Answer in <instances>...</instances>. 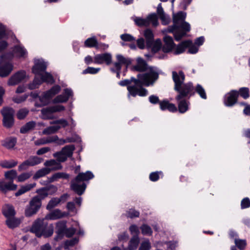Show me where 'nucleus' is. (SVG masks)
<instances>
[{
	"instance_id": "c03bdc74",
	"label": "nucleus",
	"mask_w": 250,
	"mask_h": 250,
	"mask_svg": "<svg viewBox=\"0 0 250 250\" xmlns=\"http://www.w3.org/2000/svg\"><path fill=\"white\" fill-rule=\"evenodd\" d=\"M32 175L31 171L23 172L17 177V181L19 182H23L30 178Z\"/></svg>"
},
{
	"instance_id": "9b49d317",
	"label": "nucleus",
	"mask_w": 250,
	"mask_h": 250,
	"mask_svg": "<svg viewBox=\"0 0 250 250\" xmlns=\"http://www.w3.org/2000/svg\"><path fill=\"white\" fill-rule=\"evenodd\" d=\"M42 206L40 199L38 197H33L29 202L25 209V215L26 217H31L36 214Z\"/></svg>"
},
{
	"instance_id": "7ed1b4c3",
	"label": "nucleus",
	"mask_w": 250,
	"mask_h": 250,
	"mask_svg": "<svg viewBox=\"0 0 250 250\" xmlns=\"http://www.w3.org/2000/svg\"><path fill=\"white\" fill-rule=\"evenodd\" d=\"M186 13L180 11L173 15V22L172 26L167 27V32L172 33L176 41H179L185 36L190 30V24L185 21Z\"/></svg>"
},
{
	"instance_id": "2f4dec72",
	"label": "nucleus",
	"mask_w": 250,
	"mask_h": 250,
	"mask_svg": "<svg viewBox=\"0 0 250 250\" xmlns=\"http://www.w3.org/2000/svg\"><path fill=\"white\" fill-rule=\"evenodd\" d=\"M21 222V220L20 219L12 217L7 219L6 224L9 228L14 229L19 226Z\"/></svg>"
},
{
	"instance_id": "8fccbe9b",
	"label": "nucleus",
	"mask_w": 250,
	"mask_h": 250,
	"mask_svg": "<svg viewBox=\"0 0 250 250\" xmlns=\"http://www.w3.org/2000/svg\"><path fill=\"white\" fill-rule=\"evenodd\" d=\"M121 66L119 65L118 63H113V67L110 68V70L114 73L116 74V77L118 78H120V71L121 70Z\"/></svg>"
},
{
	"instance_id": "bf43d9fd",
	"label": "nucleus",
	"mask_w": 250,
	"mask_h": 250,
	"mask_svg": "<svg viewBox=\"0 0 250 250\" xmlns=\"http://www.w3.org/2000/svg\"><path fill=\"white\" fill-rule=\"evenodd\" d=\"M28 96V95L24 94V95L22 96H18L16 97H14L13 98V101L15 103L20 104L25 101L26 99L27 98Z\"/></svg>"
},
{
	"instance_id": "bb28decb",
	"label": "nucleus",
	"mask_w": 250,
	"mask_h": 250,
	"mask_svg": "<svg viewBox=\"0 0 250 250\" xmlns=\"http://www.w3.org/2000/svg\"><path fill=\"white\" fill-rule=\"evenodd\" d=\"M44 165L46 167H51L49 168L51 169V171L59 170L62 168L61 164L55 160L46 161L44 163Z\"/></svg>"
},
{
	"instance_id": "3c124183",
	"label": "nucleus",
	"mask_w": 250,
	"mask_h": 250,
	"mask_svg": "<svg viewBox=\"0 0 250 250\" xmlns=\"http://www.w3.org/2000/svg\"><path fill=\"white\" fill-rule=\"evenodd\" d=\"M151 243L148 239H146L141 244L138 250H149L151 249Z\"/></svg>"
},
{
	"instance_id": "72a5a7b5",
	"label": "nucleus",
	"mask_w": 250,
	"mask_h": 250,
	"mask_svg": "<svg viewBox=\"0 0 250 250\" xmlns=\"http://www.w3.org/2000/svg\"><path fill=\"white\" fill-rule=\"evenodd\" d=\"M51 171L49 167H44L38 170L33 176L34 179H38L48 174Z\"/></svg>"
},
{
	"instance_id": "393cba45",
	"label": "nucleus",
	"mask_w": 250,
	"mask_h": 250,
	"mask_svg": "<svg viewBox=\"0 0 250 250\" xmlns=\"http://www.w3.org/2000/svg\"><path fill=\"white\" fill-rule=\"evenodd\" d=\"M2 213L8 219L14 217L16 213L14 208L12 206L6 205L2 208Z\"/></svg>"
},
{
	"instance_id": "c756f323",
	"label": "nucleus",
	"mask_w": 250,
	"mask_h": 250,
	"mask_svg": "<svg viewBox=\"0 0 250 250\" xmlns=\"http://www.w3.org/2000/svg\"><path fill=\"white\" fill-rule=\"evenodd\" d=\"M6 36L4 27L0 24V52L5 49L7 46V43L5 41L2 40Z\"/></svg>"
},
{
	"instance_id": "aec40b11",
	"label": "nucleus",
	"mask_w": 250,
	"mask_h": 250,
	"mask_svg": "<svg viewBox=\"0 0 250 250\" xmlns=\"http://www.w3.org/2000/svg\"><path fill=\"white\" fill-rule=\"evenodd\" d=\"M164 44L162 47V50L165 53L171 52L175 46L172 38L170 36H166L164 38Z\"/></svg>"
},
{
	"instance_id": "0eeeda50",
	"label": "nucleus",
	"mask_w": 250,
	"mask_h": 250,
	"mask_svg": "<svg viewBox=\"0 0 250 250\" xmlns=\"http://www.w3.org/2000/svg\"><path fill=\"white\" fill-rule=\"evenodd\" d=\"M43 82L53 83H54V80L50 73L44 72L41 75L36 76L32 83L28 85V88L30 89H36Z\"/></svg>"
},
{
	"instance_id": "f3484780",
	"label": "nucleus",
	"mask_w": 250,
	"mask_h": 250,
	"mask_svg": "<svg viewBox=\"0 0 250 250\" xmlns=\"http://www.w3.org/2000/svg\"><path fill=\"white\" fill-rule=\"evenodd\" d=\"M238 92L237 90H231L227 93L224 98V103L227 106L234 105L237 101Z\"/></svg>"
},
{
	"instance_id": "13d9d810",
	"label": "nucleus",
	"mask_w": 250,
	"mask_h": 250,
	"mask_svg": "<svg viewBox=\"0 0 250 250\" xmlns=\"http://www.w3.org/2000/svg\"><path fill=\"white\" fill-rule=\"evenodd\" d=\"M141 229L144 235H151L152 233V230L151 228L147 225H142L141 227Z\"/></svg>"
},
{
	"instance_id": "69168bd1",
	"label": "nucleus",
	"mask_w": 250,
	"mask_h": 250,
	"mask_svg": "<svg viewBox=\"0 0 250 250\" xmlns=\"http://www.w3.org/2000/svg\"><path fill=\"white\" fill-rule=\"evenodd\" d=\"M50 107V109L53 113L60 112L65 109V107L62 105H56Z\"/></svg>"
},
{
	"instance_id": "774afa93",
	"label": "nucleus",
	"mask_w": 250,
	"mask_h": 250,
	"mask_svg": "<svg viewBox=\"0 0 250 250\" xmlns=\"http://www.w3.org/2000/svg\"><path fill=\"white\" fill-rule=\"evenodd\" d=\"M66 208L69 212L76 213L77 210L75 208V205L74 202H69L67 204Z\"/></svg>"
},
{
	"instance_id": "5701e85b",
	"label": "nucleus",
	"mask_w": 250,
	"mask_h": 250,
	"mask_svg": "<svg viewBox=\"0 0 250 250\" xmlns=\"http://www.w3.org/2000/svg\"><path fill=\"white\" fill-rule=\"evenodd\" d=\"M59 140V138L57 135L53 136H49L47 138H42L36 140L35 144L36 146L44 145L53 142H57Z\"/></svg>"
},
{
	"instance_id": "ddd939ff",
	"label": "nucleus",
	"mask_w": 250,
	"mask_h": 250,
	"mask_svg": "<svg viewBox=\"0 0 250 250\" xmlns=\"http://www.w3.org/2000/svg\"><path fill=\"white\" fill-rule=\"evenodd\" d=\"M112 61V55L110 53L106 52L95 55L93 63L98 64H105L107 65H109L111 64Z\"/></svg>"
},
{
	"instance_id": "9d476101",
	"label": "nucleus",
	"mask_w": 250,
	"mask_h": 250,
	"mask_svg": "<svg viewBox=\"0 0 250 250\" xmlns=\"http://www.w3.org/2000/svg\"><path fill=\"white\" fill-rule=\"evenodd\" d=\"M3 116V125L6 128H10L14 124V110L9 107H5L1 110Z\"/></svg>"
},
{
	"instance_id": "a18cd8bd",
	"label": "nucleus",
	"mask_w": 250,
	"mask_h": 250,
	"mask_svg": "<svg viewBox=\"0 0 250 250\" xmlns=\"http://www.w3.org/2000/svg\"><path fill=\"white\" fill-rule=\"evenodd\" d=\"M29 113V110L26 108H23L20 109L17 113V116L18 119L22 120L24 119Z\"/></svg>"
},
{
	"instance_id": "cd10ccee",
	"label": "nucleus",
	"mask_w": 250,
	"mask_h": 250,
	"mask_svg": "<svg viewBox=\"0 0 250 250\" xmlns=\"http://www.w3.org/2000/svg\"><path fill=\"white\" fill-rule=\"evenodd\" d=\"M144 36L146 40V47H150L154 41V34L150 29H146L144 32Z\"/></svg>"
},
{
	"instance_id": "b1692460",
	"label": "nucleus",
	"mask_w": 250,
	"mask_h": 250,
	"mask_svg": "<svg viewBox=\"0 0 250 250\" xmlns=\"http://www.w3.org/2000/svg\"><path fill=\"white\" fill-rule=\"evenodd\" d=\"M157 14L162 21V24L167 25L169 23V18L165 13L161 3L158 4L157 9Z\"/></svg>"
},
{
	"instance_id": "4c0bfd02",
	"label": "nucleus",
	"mask_w": 250,
	"mask_h": 250,
	"mask_svg": "<svg viewBox=\"0 0 250 250\" xmlns=\"http://www.w3.org/2000/svg\"><path fill=\"white\" fill-rule=\"evenodd\" d=\"M42 118L43 119H53V112L50 109V107L43 108L41 110Z\"/></svg>"
},
{
	"instance_id": "a878e982",
	"label": "nucleus",
	"mask_w": 250,
	"mask_h": 250,
	"mask_svg": "<svg viewBox=\"0 0 250 250\" xmlns=\"http://www.w3.org/2000/svg\"><path fill=\"white\" fill-rule=\"evenodd\" d=\"M14 55L19 58H25L27 55V52L25 48L21 45H16L13 49Z\"/></svg>"
},
{
	"instance_id": "338daca9",
	"label": "nucleus",
	"mask_w": 250,
	"mask_h": 250,
	"mask_svg": "<svg viewBox=\"0 0 250 250\" xmlns=\"http://www.w3.org/2000/svg\"><path fill=\"white\" fill-rule=\"evenodd\" d=\"M139 212L134 209L131 208L127 212V216L132 218L139 216Z\"/></svg>"
},
{
	"instance_id": "0e129e2a",
	"label": "nucleus",
	"mask_w": 250,
	"mask_h": 250,
	"mask_svg": "<svg viewBox=\"0 0 250 250\" xmlns=\"http://www.w3.org/2000/svg\"><path fill=\"white\" fill-rule=\"evenodd\" d=\"M17 186L13 184V181H10L8 183L6 182L5 186V193L9 190H15L16 189Z\"/></svg>"
},
{
	"instance_id": "603ef678",
	"label": "nucleus",
	"mask_w": 250,
	"mask_h": 250,
	"mask_svg": "<svg viewBox=\"0 0 250 250\" xmlns=\"http://www.w3.org/2000/svg\"><path fill=\"white\" fill-rule=\"evenodd\" d=\"M234 242L236 246L240 250H243L246 246V241L245 240H242L235 238Z\"/></svg>"
},
{
	"instance_id": "680f3d73",
	"label": "nucleus",
	"mask_w": 250,
	"mask_h": 250,
	"mask_svg": "<svg viewBox=\"0 0 250 250\" xmlns=\"http://www.w3.org/2000/svg\"><path fill=\"white\" fill-rule=\"evenodd\" d=\"M29 167H31L30 164L28 160H26L19 166L18 170L19 171L25 170L28 169Z\"/></svg>"
},
{
	"instance_id": "7c9ffc66",
	"label": "nucleus",
	"mask_w": 250,
	"mask_h": 250,
	"mask_svg": "<svg viewBox=\"0 0 250 250\" xmlns=\"http://www.w3.org/2000/svg\"><path fill=\"white\" fill-rule=\"evenodd\" d=\"M64 214L62 211L59 209H56L54 210L53 211L48 214L46 216V219L48 220H57L62 217Z\"/></svg>"
},
{
	"instance_id": "49530a36",
	"label": "nucleus",
	"mask_w": 250,
	"mask_h": 250,
	"mask_svg": "<svg viewBox=\"0 0 250 250\" xmlns=\"http://www.w3.org/2000/svg\"><path fill=\"white\" fill-rule=\"evenodd\" d=\"M37 193H38V195L34 197H38V199H40V203H42V200L46 197L48 195L47 190L44 188L37 190Z\"/></svg>"
},
{
	"instance_id": "a211bd4d",
	"label": "nucleus",
	"mask_w": 250,
	"mask_h": 250,
	"mask_svg": "<svg viewBox=\"0 0 250 250\" xmlns=\"http://www.w3.org/2000/svg\"><path fill=\"white\" fill-rule=\"evenodd\" d=\"M66 229V221H60L56 223L57 235L54 238L55 240L58 241L61 240L65 233Z\"/></svg>"
},
{
	"instance_id": "39448f33",
	"label": "nucleus",
	"mask_w": 250,
	"mask_h": 250,
	"mask_svg": "<svg viewBox=\"0 0 250 250\" xmlns=\"http://www.w3.org/2000/svg\"><path fill=\"white\" fill-rule=\"evenodd\" d=\"M94 176L90 171L86 172H80L71 183V188L79 195L84 192L86 185L84 182L88 181L94 178Z\"/></svg>"
},
{
	"instance_id": "4be33fe9",
	"label": "nucleus",
	"mask_w": 250,
	"mask_h": 250,
	"mask_svg": "<svg viewBox=\"0 0 250 250\" xmlns=\"http://www.w3.org/2000/svg\"><path fill=\"white\" fill-rule=\"evenodd\" d=\"M192 44V41L190 40H186L179 43L175 48L174 54L178 55L183 53L188 46Z\"/></svg>"
},
{
	"instance_id": "1a4fd4ad",
	"label": "nucleus",
	"mask_w": 250,
	"mask_h": 250,
	"mask_svg": "<svg viewBox=\"0 0 250 250\" xmlns=\"http://www.w3.org/2000/svg\"><path fill=\"white\" fill-rule=\"evenodd\" d=\"M75 146L73 145H67L63 147L61 151L53 154V156L60 162H65L68 158L72 156Z\"/></svg>"
},
{
	"instance_id": "58836bf2",
	"label": "nucleus",
	"mask_w": 250,
	"mask_h": 250,
	"mask_svg": "<svg viewBox=\"0 0 250 250\" xmlns=\"http://www.w3.org/2000/svg\"><path fill=\"white\" fill-rule=\"evenodd\" d=\"M147 49H151L154 52H158L162 48V42L160 39H156L153 41L150 47H146Z\"/></svg>"
},
{
	"instance_id": "a19ab883",
	"label": "nucleus",
	"mask_w": 250,
	"mask_h": 250,
	"mask_svg": "<svg viewBox=\"0 0 250 250\" xmlns=\"http://www.w3.org/2000/svg\"><path fill=\"white\" fill-rule=\"evenodd\" d=\"M61 128V126L60 125H54L52 126H49L46 128H45L43 131L42 133L43 134H50L52 133H54L57 132L58 130Z\"/></svg>"
},
{
	"instance_id": "4d7b16f0",
	"label": "nucleus",
	"mask_w": 250,
	"mask_h": 250,
	"mask_svg": "<svg viewBox=\"0 0 250 250\" xmlns=\"http://www.w3.org/2000/svg\"><path fill=\"white\" fill-rule=\"evenodd\" d=\"M50 124H55V125H59L61 127H65L68 125V122L64 119H61L59 120H56L53 122H50Z\"/></svg>"
},
{
	"instance_id": "de8ad7c7",
	"label": "nucleus",
	"mask_w": 250,
	"mask_h": 250,
	"mask_svg": "<svg viewBox=\"0 0 250 250\" xmlns=\"http://www.w3.org/2000/svg\"><path fill=\"white\" fill-rule=\"evenodd\" d=\"M238 92V95H239L244 99H247L250 97L249 89L247 87L240 88Z\"/></svg>"
},
{
	"instance_id": "e2e57ef3",
	"label": "nucleus",
	"mask_w": 250,
	"mask_h": 250,
	"mask_svg": "<svg viewBox=\"0 0 250 250\" xmlns=\"http://www.w3.org/2000/svg\"><path fill=\"white\" fill-rule=\"evenodd\" d=\"M121 39L125 42H131L135 40V38L128 34H122L120 36Z\"/></svg>"
},
{
	"instance_id": "09e8293b",
	"label": "nucleus",
	"mask_w": 250,
	"mask_h": 250,
	"mask_svg": "<svg viewBox=\"0 0 250 250\" xmlns=\"http://www.w3.org/2000/svg\"><path fill=\"white\" fill-rule=\"evenodd\" d=\"M60 203V200L58 198H52L48 203L46 208L51 210Z\"/></svg>"
},
{
	"instance_id": "ea45409f",
	"label": "nucleus",
	"mask_w": 250,
	"mask_h": 250,
	"mask_svg": "<svg viewBox=\"0 0 250 250\" xmlns=\"http://www.w3.org/2000/svg\"><path fill=\"white\" fill-rule=\"evenodd\" d=\"M84 46L87 47H98V42L95 37L89 38L84 42Z\"/></svg>"
},
{
	"instance_id": "f257e3e1",
	"label": "nucleus",
	"mask_w": 250,
	"mask_h": 250,
	"mask_svg": "<svg viewBox=\"0 0 250 250\" xmlns=\"http://www.w3.org/2000/svg\"><path fill=\"white\" fill-rule=\"evenodd\" d=\"M172 79L174 83V89L178 92L175 99L178 104V109L180 113H184L189 109V102L185 99H189L194 95V88L193 83L191 82L184 83L185 75L182 71L178 73L173 71Z\"/></svg>"
},
{
	"instance_id": "4468645a",
	"label": "nucleus",
	"mask_w": 250,
	"mask_h": 250,
	"mask_svg": "<svg viewBox=\"0 0 250 250\" xmlns=\"http://www.w3.org/2000/svg\"><path fill=\"white\" fill-rule=\"evenodd\" d=\"M13 70V65L9 62L4 60V56L0 59V76L4 77L7 76Z\"/></svg>"
},
{
	"instance_id": "5fc2aeb1",
	"label": "nucleus",
	"mask_w": 250,
	"mask_h": 250,
	"mask_svg": "<svg viewBox=\"0 0 250 250\" xmlns=\"http://www.w3.org/2000/svg\"><path fill=\"white\" fill-rule=\"evenodd\" d=\"M17 175V171L15 170H11L5 173L4 176L6 179L13 180L16 177Z\"/></svg>"
},
{
	"instance_id": "c9c22d12",
	"label": "nucleus",
	"mask_w": 250,
	"mask_h": 250,
	"mask_svg": "<svg viewBox=\"0 0 250 250\" xmlns=\"http://www.w3.org/2000/svg\"><path fill=\"white\" fill-rule=\"evenodd\" d=\"M36 125V122L34 121L29 122L21 128L20 132L23 134L26 133L32 130L35 127Z\"/></svg>"
},
{
	"instance_id": "20e7f679",
	"label": "nucleus",
	"mask_w": 250,
	"mask_h": 250,
	"mask_svg": "<svg viewBox=\"0 0 250 250\" xmlns=\"http://www.w3.org/2000/svg\"><path fill=\"white\" fill-rule=\"evenodd\" d=\"M131 69L134 71L144 72L139 74H146V80L152 83L150 85H153L159 78V69L156 67L148 66L146 62L141 57L136 59V63L132 66Z\"/></svg>"
},
{
	"instance_id": "6e6d98bb",
	"label": "nucleus",
	"mask_w": 250,
	"mask_h": 250,
	"mask_svg": "<svg viewBox=\"0 0 250 250\" xmlns=\"http://www.w3.org/2000/svg\"><path fill=\"white\" fill-rule=\"evenodd\" d=\"M100 68H94L93 67H88L86 69H84L83 71V74H95L98 73L100 70Z\"/></svg>"
},
{
	"instance_id": "79ce46f5",
	"label": "nucleus",
	"mask_w": 250,
	"mask_h": 250,
	"mask_svg": "<svg viewBox=\"0 0 250 250\" xmlns=\"http://www.w3.org/2000/svg\"><path fill=\"white\" fill-rule=\"evenodd\" d=\"M27 160H28L31 167L35 166L41 164L43 160L42 158L37 156H30Z\"/></svg>"
},
{
	"instance_id": "37998d69",
	"label": "nucleus",
	"mask_w": 250,
	"mask_h": 250,
	"mask_svg": "<svg viewBox=\"0 0 250 250\" xmlns=\"http://www.w3.org/2000/svg\"><path fill=\"white\" fill-rule=\"evenodd\" d=\"M194 88V93L196 92L197 93L200 97L203 99H207V95L204 88L199 84H197L195 88Z\"/></svg>"
},
{
	"instance_id": "2eb2a0df",
	"label": "nucleus",
	"mask_w": 250,
	"mask_h": 250,
	"mask_svg": "<svg viewBox=\"0 0 250 250\" xmlns=\"http://www.w3.org/2000/svg\"><path fill=\"white\" fill-rule=\"evenodd\" d=\"M73 95V92L71 89L65 88L62 94L58 95L53 100V103L54 104L66 103Z\"/></svg>"
},
{
	"instance_id": "412c9836",
	"label": "nucleus",
	"mask_w": 250,
	"mask_h": 250,
	"mask_svg": "<svg viewBox=\"0 0 250 250\" xmlns=\"http://www.w3.org/2000/svg\"><path fill=\"white\" fill-rule=\"evenodd\" d=\"M159 105L160 109L163 111L167 110L171 112H176L177 111V108L176 105L172 103H169L167 100L161 101L159 103Z\"/></svg>"
},
{
	"instance_id": "f704fd0d",
	"label": "nucleus",
	"mask_w": 250,
	"mask_h": 250,
	"mask_svg": "<svg viewBox=\"0 0 250 250\" xmlns=\"http://www.w3.org/2000/svg\"><path fill=\"white\" fill-rule=\"evenodd\" d=\"M17 164L18 162L14 160L0 161V166L3 168H11L15 167Z\"/></svg>"
},
{
	"instance_id": "052dcab7",
	"label": "nucleus",
	"mask_w": 250,
	"mask_h": 250,
	"mask_svg": "<svg viewBox=\"0 0 250 250\" xmlns=\"http://www.w3.org/2000/svg\"><path fill=\"white\" fill-rule=\"evenodd\" d=\"M250 207V200L248 197L242 199L241 202V209H245Z\"/></svg>"
},
{
	"instance_id": "f03ea898",
	"label": "nucleus",
	"mask_w": 250,
	"mask_h": 250,
	"mask_svg": "<svg viewBox=\"0 0 250 250\" xmlns=\"http://www.w3.org/2000/svg\"><path fill=\"white\" fill-rule=\"evenodd\" d=\"M146 74H138L137 78L131 77L130 79H125L119 82V84L122 86H127L128 91V97L131 95L135 97L146 96L148 94V91L143 86H149L152 83L146 80Z\"/></svg>"
},
{
	"instance_id": "6e6552de",
	"label": "nucleus",
	"mask_w": 250,
	"mask_h": 250,
	"mask_svg": "<svg viewBox=\"0 0 250 250\" xmlns=\"http://www.w3.org/2000/svg\"><path fill=\"white\" fill-rule=\"evenodd\" d=\"M133 21L138 26H147L150 23L154 26H156L158 24L157 14L155 13L149 14L146 19L135 17Z\"/></svg>"
},
{
	"instance_id": "473e14b6",
	"label": "nucleus",
	"mask_w": 250,
	"mask_h": 250,
	"mask_svg": "<svg viewBox=\"0 0 250 250\" xmlns=\"http://www.w3.org/2000/svg\"><path fill=\"white\" fill-rule=\"evenodd\" d=\"M69 178V175L64 172H57L54 174L49 179V182H53L59 179H67Z\"/></svg>"
},
{
	"instance_id": "864d4df0",
	"label": "nucleus",
	"mask_w": 250,
	"mask_h": 250,
	"mask_svg": "<svg viewBox=\"0 0 250 250\" xmlns=\"http://www.w3.org/2000/svg\"><path fill=\"white\" fill-rule=\"evenodd\" d=\"M117 62H115L114 63H118L120 66L122 67V64H128L129 61L127 59L125 58L122 55H117L116 56Z\"/></svg>"
},
{
	"instance_id": "6ab92c4d",
	"label": "nucleus",
	"mask_w": 250,
	"mask_h": 250,
	"mask_svg": "<svg viewBox=\"0 0 250 250\" xmlns=\"http://www.w3.org/2000/svg\"><path fill=\"white\" fill-rule=\"evenodd\" d=\"M26 76L24 71H20L13 75L9 80L8 84L9 85H15L23 80Z\"/></svg>"
},
{
	"instance_id": "f8f14e48",
	"label": "nucleus",
	"mask_w": 250,
	"mask_h": 250,
	"mask_svg": "<svg viewBox=\"0 0 250 250\" xmlns=\"http://www.w3.org/2000/svg\"><path fill=\"white\" fill-rule=\"evenodd\" d=\"M61 87L59 85L53 86L51 89L44 92L39 97L42 105L47 104L50 99L61 91Z\"/></svg>"
},
{
	"instance_id": "423d86ee",
	"label": "nucleus",
	"mask_w": 250,
	"mask_h": 250,
	"mask_svg": "<svg viewBox=\"0 0 250 250\" xmlns=\"http://www.w3.org/2000/svg\"><path fill=\"white\" fill-rule=\"evenodd\" d=\"M30 231L35 233L38 237L42 236L48 237L53 234L54 228L52 225L48 226L47 223L43 220L38 219L33 223Z\"/></svg>"
},
{
	"instance_id": "e433bc0d",
	"label": "nucleus",
	"mask_w": 250,
	"mask_h": 250,
	"mask_svg": "<svg viewBox=\"0 0 250 250\" xmlns=\"http://www.w3.org/2000/svg\"><path fill=\"white\" fill-rule=\"evenodd\" d=\"M140 240L138 236H134L130 239L128 249V250H136L139 244Z\"/></svg>"
},
{
	"instance_id": "c85d7f7f",
	"label": "nucleus",
	"mask_w": 250,
	"mask_h": 250,
	"mask_svg": "<svg viewBox=\"0 0 250 250\" xmlns=\"http://www.w3.org/2000/svg\"><path fill=\"white\" fill-rule=\"evenodd\" d=\"M17 143V139L15 137H10L1 141V145L7 149L14 147Z\"/></svg>"
},
{
	"instance_id": "dca6fc26",
	"label": "nucleus",
	"mask_w": 250,
	"mask_h": 250,
	"mask_svg": "<svg viewBox=\"0 0 250 250\" xmlns=\"http://www.w3.org/2000/svg\"><path fill=\"white\" fill-rule=\"evenodd\" d=\"M47 63L42 59L35 60V64L32 68V72L36 76L41 75L46 69Z\"/></svg>"
}]
</instances>
